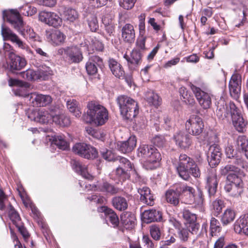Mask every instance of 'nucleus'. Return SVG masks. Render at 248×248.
I'll return each mask as SVG.
<instances>
[{
    "instance_id": "1",
    "label": "nucleus",
    "mask_w": 248,
    "mask_h": 248,
    "mask_svg": "<svg viewBox=\"0 0 248 248\" xmlns=\"http://www.w3.org/2000/svg\"><path fill=\"white\" fill-rule=\"evenodd\" d=\"M30 8L31 7L28 5H25L20 8L19 12L13 9L4 10L2 14L3 20H6L16 31L27 39L30 33L33 30L30 26L24 24L19 12L25 16H29L31 15L29 11Z\"/></svg>"
},
{
    "instance_id": "2",
    "label": "nucleus",
    "mask_w": 248,
    "mask_h": 248,
    "mask_svg": "<svg viewBox=\"0 0 248 248\" xmlns=\"http://www.w3.org/2000/svg\"><path fill=\"white\" fill-rule=\"evenodd\" d=\"M88 110L84 121L86 123L93 124L97 126L102 125L108 119V113L107 108L98 103L94 101L89 102Z\"/></svg>"
},
{
    "instance_id": "3",
    "label": "nucleus",
    "mask_w": 248,
    "mask_h": 248,
    "mask_svg": "<svg viewBox=\"0 0 248 248\" xmlns=\"http://www.w3.org/2000/svg\"><path fill=\"white\" fill-rule=\"evenodd\" d=\"M176 169L179 176L185 180H189L190 175L195 178L201 175L200 170L195 161L185 154L180 155Z\"/></svg>"
},
{
    "instance_id": "4",
    "label": "nucleus",
    "mask_w": 248,
    "mask_h": 248,
    "mask_svg": "<svg viewBox=\"0 0 248 248\" xmlns=\"http://www.w3.org/2000/svg\"><path fill=\"white\" fill-rule=\"evenodd\" d=\"M116 102L121 114L124 119L132 121L139 113L138 103L131 97L120 95L117 98Z\"/></svg>"
},
{
    "instance_id": "5",
    "label": "nucleus",
    "mask_w": 248,
    "mask_h": 248,
    "mask_svg": "<svg viewBox=\"0 0 248 248\" xmlns=\"http://www.w3.org/2000/svg\"><path fill=\"white\" fill-rule=\"evenodd\" d=\"M194 189L184 184H176L166 193V199L168 202L176 205L179 202L181 194L188 195L192 202L194 198Z\"/></svg>"
},
{
    "instance_id": "6",
    "label": "nucleus",
    "mask_w": 248,
    "mask_h": 248,
    "mask_svg": "<svg viewBox=\"0 0 248 248\" xmlns=\"http://www.w3.org/2000/svg\"><path fill=\"white\" fill-rule=\"evenodd\" d=\"M55 111L51 109H34L28 114V118L31 121L41 124H47L53 122Z\"/></svg>"
},
{
    "instance_id": "7",
    "label": "nucleus",
    "mask_w": 248,
    "mask_h": 248,
    "mask_svg": "<svg viewBox=\"0 0 248 248\" xmlns=\"http://www.w3.org/2000/svg\"><path fill=\"white\" fill-rule=\"evenodd\" d=\"M117 159H119L120 165L113 172L115 176L112 179L118 180L116 183H118L119 182L124 181L130 178L128 171L132 170V165L129 160L124 157H120Z\"/></svg>"
},
{
    "instance_id": "8",
    "label": "nucleus",
    "mask_w": 248,
    "mask_h": 248,
    "mask_svg": "<svg viewBox=\"0 0 248 248\" xmlns=\"http://www.w3.org/2000/svg\"><path fill=\"white\" fill-rule=\"evenodd\" d=\"M190 86L200 105L203 109L209 108L212 104L211 94L202 89L203 84L201 85V87L193 84H190Z\"/></svg>"
},
{
    "instance_id": "9",
    "label": "nucleus",
    "mask_w": 248,
    "mask_h": 248,
    "mask_svg": "<svg viewBox=\"0 0 248 248\" xmlns=\"http://www.w3.org/2000/svg\"><path fill=\"white\" fill-rule=\"evenodd\" d=\"M138 151L139 156L146 158L147 163H156L161 159L160 153L152 145H140Z\"/></svg>"
},
{
    "instance_id": "10",
    "label": "nucleus",
    "mask_w": 248,
    "mask_h": 248,
    "mask_svg": "<svg viewBox=\"0 0 248 248\" xmlns=\"http://www.w3.org/2000/svg\"><path fill=\"white\" fill-rule=\"evenodd\" d=\"M228 183L224 187L225 191L233 197H237L243 191V184L240 176L230 175Z\"/></svg>"
},
{
    "instance_id": "11",
    "label": "nucleus",
    "mask_w": 248,
    "mask_h": 248,
    "mask_svg": "<svg viewBox=\"0 0 248 248\" xmlns=\"http://www.w3.org/2000/svg\"><path fill=\"white\" fill-rule=\"evenodd\" d=\"M58 54L73 63H79L83 59V55L80 49L76 46H67L58 49Z\"/></svg>"
},
{
    "instance_id": "12",
    "label": "nucleus",
    "mask_w": 248,
    "mask_h": 248,
    "mask_svg": "<svg viewBox=\"0 0 248 248\" xmlns=\"http://www.w3.org/2000/svg\"><path fill=\"white\" fill-rule=\"evenodd\" d=\"M185 126L188 133L194 136L200 135L204 128L202 119L196 115H191L186 121Z\"/></svg>"
},
{
    "instance_id": "13",
    "label": "nucleus",
    "mask_w": 248,
    "mask_h": 248,
    "mask_svg": "<svg viewBox=\"0 0 248 248\" xmlns=\"http://www.w3.org/2000/svg\"><path fill=\"white\" fill-rule=\"evenodd\" d=\"M73 151L76 154L87 159H94L98 156L96 148L85 143L75 144L73 147Z\"/></svg>"
},
{
    "instance_id": "14",
    "label": "nucleus",
    "mask_w": 248,
    "mask_h": 248,
    "mask_svg": "<svg viewBox=\"0 0 248 248\" xmlns=\"http://www.w3.org/2000/svg\"><path fill=\"white\" fill-rule=\"evenodd\" d=\"M9 61L6 62L4 67L8 68V71L13 73H16V71L21 70L27 64L24 58L17 56L14 52L9 53Z\"/></svg>"
},
{
    "instance_id": "15",
    "label": "nucleus",
    "mask_w": 248,
    "mask_h": 248,
    "mask_svg": "<svg viewBox=\"0 0 248 248\" xmlns=\"http://www.w3.org/2000/svg\"><path fill=\"white\" fill-rule=\"evenodd\" d=\"M183 217L186 220V227L193 234H197L199 230L200 224L197 222V216L189 210L185 209L183 211Z\"/></svg>"
},
{
    "instance_id": "16",
    "label": "nucleus",
    "mask_w": 248,
    "mask_h": 248,
    "mask_svg": "<svg viewBox=\"0 0 248 248\" xmlns=\"http://www.w3.org/2000/svg\"><path fill=\"white\" fill-rule=\"evenodd\" d=\"M123 57L127 61V65L131 71L137 70L142 62V54L138 49H133L130 55L124 54Z\"/></svg>"
},
{
    "instance_id": "17",
    "label": "nucleus",
    "mask_w": 248,
    "mask_h": 248,
    "mask_svg": "<svg viewBox=\"0 0 248 248\" xmlns=\"http://www.w3.org/2000/svg\"><path fill=\"white\" fill-rule=\"evenodd\" d=\"M1 35L4 40H9L15 43L19 47L26 49L28 48V46L24 43L18 36L14 33L9 28L4 26L3 24L1 25Z\"/></svg>"
},
{
    "instance_id": "18",
    "label": "nucleus",
    "mask_w": 248,
    "mask_h": 248,
    "mask_svg": "<svg viewBox=\"0 0 248 248\" xmlns=\"http://www.w3.org/2000/svg\"><path fill=\"white\" fill-rule=\"evenodd\" d=\"M85 188L88 190H96L114 195L119 192V188L107 182L97 183L96 185L86 184Z\"/></svg>"
},
{
    "instance_id": "19",
    "label": "nucleus",
    "mask_w": 248,
    "mask_h": 248,
    "mask_svg": "<svg viewBox=\"0 0 248 248\" xmlns=\"http://www.w3.org/2000/svg\"><path fill=\"white\" fill-rule=\"evenodd\" d=\"M30 102L33 107H45L52 102V98L48 95L38 93L36 92L32 93L28 95Z\"/></svg>"
},
{
    "instance_id": "20",
    "label": "nucleus",
    "mask_w": 248,
    "mask_h": 248,
    "mask_svg": "<svg viewBox=\"0 0 248 248\" xmlns=\"http://www.w3.org/2000/svg\"><path fill=\"white\" fill-rule=\"evenodd\" d=\"M221 155V149L218 145L213 144L210 146L207 153L209 165L211 167L217 165L220 162Z\"/></svg>"
},
{
    "instance_id": "21",
    "label": "nucleus",
    "mask_w": 248,
    "mask_h": 248,
    "mask_svg": "<svg viewBox=\"0 0 248 248\" xmlns=\"http://www.w3.org/2000/svg\"><path fill=\"white\" fill-rule=\"evenodd\" d=\"M99 212L104 213L107 223L114 228L117 227L119 223V218L114 211L107 206H102L98 208Z\"/></svg>"
},
{
    "instance_id": "22",
    "label": "nucleus",
    "mask_w": 248,
    "mask_h": 248,
    "mask_svg": "<svg viewBox=\"0 0 248 248\" xmlns=\"http://www.w3.org/2000/svg\"><path fill=\"white\" fill-rule=\"evenodd\" d=\"M241 86V76L237 73H234L232 76L229 82V88L231 95L236 98L240 93Z\"/></svg>"
},
{
    "instance_id": "23",
    "label": "nucleus",
    "mask_w": 248,
    "mask_h": 248,
    "mask_svg": "<svg viewBox=\"0 0 248 248\" xmlns=\"http://www.w3.org/2000/svg\"><path fill=\"white\" fill-rule=\"evenodd\" d=\"M175 144L182 149L188 148L191 144V137L185 132L179 131L176 133L173 137Z\"/></svg>"
},
{
    "instance_id": "24",
    "label": "nucleus",
    "mask_w": 248,
    "mask_h": 248,
    "mask_svg": "<svg viewBox=\"0 0 248 248\" xmlns=\"http://www.w3.org/2000/svg\"><path fill=\"white\" fill-rule=\"evenodd\" d=\"M102 65L103 61L102 59L97 56L92 55L89 57L85 67L89 75H94L97 73L98 67H101Z\"/></svg>"
},
{
    "instance_id": "25",
    "label": "nucleus",
    "mask_w": 248,
    "mask_h": 248,
    "mask_svg": "<svg viewBox=\"0 0 248 248\" xmlns=\"http://www.w3.org/2000/svg\"><path fill=\"white\" fill-rule=\"evenodd\" d=\"M136 137L135 136H131L127 140L118 141L117 142V148L123 153H128L133 150L136 146Z\"/></svg>"
},
{
    "instance_id": "26",
    "label": "nucleus",
    "mask_w": 248,
    "mask_h": 248,
    "mask_svg": "<svg viewBox=\"0 0 248 248\" xmlns=\"http://www.w3.org/2000/svg\"><path fill=\"white\" fill-rule=\"evenodd\" d=\"M234 230L237 233L248 235V214L240 216L235 221Z\"/></svg>"
},
{
    "instance_id": "27",
    "label": "nucleus",
    "mask_w": 248,
    "mask_h": 248,
    "mask_svg": "<svg viewBox=\"0 0 248 248\" xmlns=\"http://www.w3.org/2000/svg\"><path fill=\"white\" fill-rule=\"evenodd\" d=\"M71 164L73 169L77 173L81 175L83 178L86 179H93V176L89 172L87 166L76 160H72Z\"/></svg>"
},
{
    "instance_id": "28",
    "label": "nucleus",
    "mask_w": 248,
    "mask_h": 248,
    "mask_svg": "<svg viewBox=\"0 0 248 248\" xmlns=\"http://www.w3.org/2000/svg\"><path fill=\"white\" fill-rule=\"evenodd\" d=\"M25 83L24 82L12 78H10L8 80V84L10 86H15L13 91L17 96H28L29 94L25 92Z\"/></svg>"
},
{
    "instance_id": "29",
    "label": "nucleus",
    "mask_w": 248,
    "mask_h": 248,
    "mask_svg": "<svg viewBox=\"0 0 248 248\" xmlns=\"http://www.w3.org/2000/svg\"><path fill=\"white\" fill-rule=\"evenodd\" d=\"M138 193L140 195V200L142 202L148 205L153 206L154 203V198L151 193L150 188L147 186L140 187L138 190Z\"/></svg>"
},
{
    "instance_id": "30",
    "label": "nucleus",
    "mask_w": 248,
    "mask_h": 248,
    "mask_svg": "<svg viewBox=\"0 0 248 248\" xmlns=\"http://www.w3.org/2000/svg\"><path fill=\"white\" fill-rule=\"evenodd\" d=\"M122 36L125 42L132 43L135 38V32L133 25L126 24L122 29Z\"/></svg>"
},
{
    "instance_id": "31",
    "label": "nucleus",
    "mask_w": 248,
    "mask_h": 248,
    "mask_svg": "<svg viewBox=\"0 0 248 248\" xmlns=\"http://www.w3.org/2000/svg\"><path fill=\"white\" fill-rule=\"evenodd\" d=\"M217 115L220 117H226L227 114L230 113L232 118L233 115H236L240 113L238 111V109L233 102L229 103V108L228 107L225 108L224 106L223 107L217 106Z\"/></svg>"
},
{
    "instance_id": "32",
    "label": "nucleus",
    "mask_w": 248,
    "mask_h": 248,
    "mask_svg": "<svg viewBox=\"0 0 248 248\" xmlns=\"http://www.w3.org/2000/svg\"><path fill=\"white\" fill-rule=\"evenodd\" d=\"M217 184V176L215 173L212 172L207 177L206 186L210 198L216 194Z\"/></svg>"
},
{
    "instance_id": "33",
    "label": "nucleus",
    "mask_w": 248,
    "mask_h": 248,
    "mask_svg": "<svg viewBox=\"0 0 248 248\" xmlns=\"http://www.w3.org/2000/svg\"><path fill=\"white\" fill-rule=\"evenodd\" d=\"M142 217L146 223H150L154 221H160L162 219L161 213L155 209H150L145 211Z\"/></svg>"
},
{
    "instance_id": "34",
    "label": "nucleus",
    "mask_w": 248,
    "mask_h": 248,
    "mask_svg": "<svg viewBox=\"0 0 248 248\" xmlns=\"http://www.w3.org/2000/svg\"><path fill=\"white\" fill-rule=\"evenodd\" d=\"M47 38L55 45H59L64 42L66 36L59 30H55L51 32H48Z\"/></svg>"
},
{
    "instance_id": "35",
    "label": "nucleus",
    "mask_w": 248,
    "mask_h": 248,
    "mask_svg": "<svg viewBox=\"0 0 248 248\" xmlns=\"http://www.w3.org/2000/svg\"><path fill=\"white\" fill-rule=\"evenodd\" d=\"M121 221L126 229H132L135 224L136 217L131 212H124L121 216Z\"/></svg>"
},
{
    "instance_id": "36",
    "label": "nucleus",
    "mask_w": 248,
    "mask_h": 248,
    "mask_svg": "<svg viewBox=\"0 0 248 248\" xmlns=\"http://www.w3.org/2000/svg\"><path fill=\"white\" fill-rule=\"evenodd\" d=\"M19 195L24 205L26 207H30L31 208V212L33 214V217L38 219H40L41 214L37 208L31 202L30 198L24 193L22 194L20 192H19Z\"/></svg>"
},
{
    "instance_id": "37",
    "label": "nucleus",
    "mask_w": 248,
    "mask_h": 248,
    "mask_svg": "<svg viewBox=\"0 0 248 248\" xmlns=\"http://www.w3.org/2000/svg\"><path fill=\"white\" fill-rule=\"evenodd\" d=\"M49 140L52 144L56 145L61 150H66L69 149V144L65 140L63 135H54Z\"/></svg>"
},
{
    "instance_id": "38",
    "label": "nucleus",
    "mask_w": 248,
    "mask_h": 248,
    "mask_svg": "<svg viewBox=\"0 0 248 248\" xmlns=\"http://www.w3.org/2000/svg\"><path fill=\"white\" fill-rule=\"evenodd\" d=\"M109 68L112 74L116 77L120 78L124 74V71L121 65L113 59L108 61Z\"/></svg>"
},
{
    "instance_id": "39",
    "label": "nucleus",
    "mask_w": 248,
    "mask_h": 248,
    "mask_svg": "<svg viewBox=\"0 0 248 248\" xmlns=\"http://www.w3.org/2000/svg\"><path fill=\"white\" fill-rule=\"evenodd\" d=\"M232 119L235 129L239 132H243L246 126L247 122L241 114L239 113L236 115H233Z\"/></svg>"
},
{
    "instance_id": "40",
    "label": "nucleus",
    "mask_w": 248,
    "mask_h": 248,
    "mask_svg": "<svg viewBox=\"0 0 248 248\" xmlns=\"http://www.w3.org/2000/svg\"><path fill=\"white\" fill-rule=\"evenodd\" d=\"M112 202L114 207L119 211H124L127 208L128 203L126 199L121 196L113 198Z\"/></svg>"
},
{
    "instance_id": "41",
    "label": "nucleus",
    "mask_w": 248,
    "mask_h": 248,
    "mask_svg": "<svg viewBox=\"0 0 248 248\" xmlns=\"http://www.w3.org/2000/svg\"><path fill=\"white\" fill-rule=\"evenodd\" d=\"M220 171L221 174L222 175H227V180L230 175L239 176L238 175L239 169L233 165L228 164L224 167H222L220 169Z\"/></svg>"
},
{
    "instance_id": "42",
    "label": "nucleus",
    "mask_w": 248,
    "mask_h": 248,
    "mask_svg": "<svg viewBox=\"0 0 248 248\" xmlns=\"http://www.w3.org/2000/svg\"><path fill=\"white\" fill-rule=\"evenodd\" d=\"M236 145L239 150H242L248 159V139L245 136H240L236 140Z\"/></svg>"
},
{
    "instance_id": "43",
    "label": "nucleus",
    "mask_w": 248,
    "mask_h": 248,
    "mask_svg": "<svg viewBox=\"0 0 248 248\" xmlns=\"http://www.w3.org/2000/svg\"><path fill=\"white\" fill-rule=\"evenodd\" d=\"M53 122L61 126H68L71 123L70 118L65 114H57L55 111V116L53 117Z\"/></svg>"
},
{
    "instance_id": "44",
    "label": "nucleus",
    "mask_w": 248,
    "mask_h": 248,
    "mask_svg": "<svg viewBox=\"0 0 248 248\" xmlns=\"http://www.w3.org/2000/svg\"><path fill=\"white\" fill-rule=\"evenodd\" d=\"M173 223L174 227L178 230V233L180 239L184 242L186 241L188 238L189 232H190L188 229L186 227V228H181V224L176 220L173 221Z\"/></svg>"
},
{
    "instance_id": "45",
    "label": "nucleus",
    "mask_w": 248,
    "mask_h": 248,
    "mask_svg": "<svg viewBox=\"0 0 248 248\" xmlns=\"http://www.w3.org/2000/svg\"><path fill=\"white\" fill-rule=\"evenodd\" d=\"M235 214L234 211L230 209H226L221 218V221L224 226H226L232 222L234 219Z\"/></svg>"
},
{
    "instance_id": "46",
    "label": "nucleus",
    "mask_w": 248,
    "mask_h": 248,
    "mask_svg": "<svg viewBox=\"0 0 248 248\" xmlns=\"http://www.w3.org/2000/svg\"><path fill=\"white\" fill-rule=\"evenodd\" d=\"M146 100L150 105L157 107L161 104V99L153 92H149L146 94Z\"/></svg>"
},
{
    "instance_id": "47",
    "label": "nucleus",
    "mask_w": 248,
    "mask_h": 248,
    "mask_svg": "<svg viewBox=\"0 0 248 248\" xmlns=\"http://www.w3.org/2000/svg\"><path fill=\"white\" fill-rule=\"evenodd\" d=\"M162 227L159 225L154 224L150 227V233L152 238L155 241H158L161 238Z\"/></svg>"
},
{
    "instance_id": "48",
    "label": "nucleus",
    "mask_w": 248,
    "mask_h": 248,
    "mask_svg": "<svg viewBox=\"0 0 248 248\" xmlns=\"http://www.w3.org/2000/svg\"><path fill=\"white\" fill-rule=\"evenodd\" d=\"M67 107L69 111L72 113L76 117L78 118L80 116L81 112L78 108L76 100L72 99L67 101Z\"/></svg>"
},
{
    "instance_id": "49",
    "label": "nucleus",
    "mask_w": 248,
    "mask_h": 248,
    "mask_svg": "<svg viewBox=\"0 0 248 248\" xmlns=\"http://www.w3.org/2000/svg\"><path fill=\"white\" fill-rule=\"evenodd\" d=\"M9 217L13 223L16 225L18 226L20 223V217L18 213L15 210L14 207L11 205L9 206Z\"/></svg>"
},
{
    "instance_id": "50",
    "label": "nucleus",
    "mask_w": 248,
    "mask_h": 248,
    "mask_svg": "<svg viewBox=\"0 0 248 248\" xmlns=\"http://www.w3.org/2000/svg\"><path fill=\"white\" fill-rule=\"evenodd\" d=\"M210 224V234L213 236L217 232H219L221 231V227L219 221L215 217L211 218Z\"/></svg>"
},
{
    "instance_id": "51",
    "label": "nucleus",
    "mask_w": 248,
    "mask_h": 248,
    "mask_svg": "<svg viewBox=\"0 0 248 248\" xmlns=\"http://www.w3.org/2000/svg\"><path fill=\"white\" fill-rule=\"evenodd\" d=\"M63 11V15L66 20L70 22H73L78 17L77 12L72 8H65Z\"/></svg>"
},
{
    "instance_id": "52",
    "label": "nucleus",
    "mask_w": 248,
    "mask_h": 248,
    "mask_svg": "<svg viewBox=\"0 0 248 248\" xmlns=\"http://www.w3.org/2000/svg\"><path fill=\"white\" fill-rule=\"evenodd\" d=\"M87 21L89 27L92 31H96L99 28V25L97 17L93 15L90 14L88 16Z\"/></svg>"
},
{
    "instance_id": "53",
    "label": "nucleus",
    "mask_w": 248,
    "mask_h": 248,
    "mask_svg": "<svg viewBox=\"0 0 248 248\" xmlns=\"http://www.w3.org/2000/svg\"><path fill=\"white\" fill-rule=\"evenodd\" d=\"M100 153L103 158L108 161H113L117 162L119 161V159H117V158L120 157L117 156L115 157L114 154L111 151L107 149H102L100 150Z\"/></svg>"
},
{
    "instance_id": "54",
    "label": "nucleus",
    "mask_w": 248,
    "mask_h": 248,
    "mask_svg": "<svg viewBox=\"0 0 248 248\" xmlns=\"http://www.w3.org/2000/svg\"><path fill=\"white\" fill-rule=\"evenodd\" d=\"M20 75L23 78L28 80H37V71L32 69H28L26 71L21 72Z\"/></svg>"
},
{
    "instance_id": "55",
    "label": "nucleus",
    "mask_w": 248,
    "mask_h": 248,
    "mask_svg": "<svg viewBox=\"0 0 248 248\" xmlns=\"http://www.w3.org/2000/svg\"><path fill=\"white\" fill-rule=\"evenodd\" d=\"M238 2L236 4L238 5V9L239 10H243V14L244 18L242 21L238 24L235 25L237 27H240L243 24V21L246 19L247 16V12L248 11V3H247V1H237Z\"/></svg>"
},
{
    "instance_id": "56",
    "label": "nucleus",
    "mask_w": 248,
    "mask_h": 248,
    "mask_svg": "<svg viewBox=\"0 0 248 248\" xmlns=\"http://www.w3.org/2000/svg\"><path fill=\"white\" fill-rule=\"evenodd\" d=\"M62 23V18L54 13H52L47 24L55 28L60 26Z\"/></svg>"
},
{
    "instance_id": "57",
    "label": "nucleus",
    "mask_w": 248,
    "mask_h": 248,
    "mask_svg": "<svg viewBox=\"0 0 248 248\" xmlns=\"http://www.w3.org/2000/svg\"><path fill=\"white\" fill-rule=\"evenodd\" d=\"M213 210L215 216H218L224 207L223 202L221 200H216L213 202Z\"/></svg>"
},
{
    "instance_id": "58",
    "label": "nucleus",
    "mask_w": 248,
    "mask_h": 248,
    "mask_svg": "<svg viewBox=\"0 0 248 248\" xmlns=\"http://www.w3.org/2000/svg\"><path fill=\"white\" fill-rule=\"evenodd\" d=\"M105 31L107 35L105 36V38L108 41H112V37L114 36V31L115 26L113 24L104 25Z\"/></svg>"
},
{
    "instance_id": "59",
    "label": "nucleus",
    "mask_w": 248,
    "mask_h": 248,
    "mask_svg": "<svg viewBox=\"0 0 248 248\" xmlns=\"http://www.w3.org/2000/svg\"><path fill=\"white\" fill-rule=\"evenodd\" d=\"M152 142L158 147H162L166 142L164 137L162 135H156L152 140Z\"/></svg>"
},
{
    "instance_id": "60",
    "label": "nucleus",
    "mask_w": 248,
    "mask_h": 248,
    "mask_svg": "<svg viewBox=\"0 0 248 248\" xmlns=\"http://www.w3.org/2000/svg\"><path fill=\"white\" fill-rule=\"evenodd\" d=\"M142 241L147 248H156L157 243L154 242L148 235H143Z\"/></svg>"
},
{
    "instance_id": "61",
    "label": "nucleus",
    "mask_w": 248,
    "mask_h": 248,
    "mask_svg": "<svg viewBox=\"0 0 248 248\" xmlns=\"http://www.w3.org/2000/svg\"><path fill=\"white\" fill-rule=\"evenodd\" d=\"M87 199L90 202H94L98 204H103L106 201L105 199L103 197L98 196L96 194L89 196L87 197Z\"/></svg>"
},
{
    "instance_id": "62",
    "label": "nucleus",
    "mask_w": 248,
    "mask_h": 248,
    "mask_svg": "<svg viewBox=\"0 0 248 248\" xmlns=\"http://www.w3.org/2000/svg\"><path fill=\"white\" fill-rule=\"evenodd\" d=\"M233 163L234 166L238 167L239 169V172H240L241 168H245L247 166L245 161L240 157L237 156L233 159Z\"/></svg>"
},
{
    "instance_id": "63",
    "label": "nucleus",
    "mask_w": 248,
    "mask_h": 248,
    "mask_svg": "<svg viewBox=\"0 0 248 248\" xmlns=\"http://www.w3.org/2000/svg\"><path fill=\"white\" fill-rule=\"evenodd\" d=\"M52 12H46L45 11H42L39 13V19L42 22L47 24L49 19L50 17Z\"/></svg>"
},
{
    "instance_id": "64",
    "label": "nucleus",
    "mask_w": 248,
    "mask_h": 248,
    "mask_svg": "<svg viewBox=\"0 0 248 248\" xmlns=\"http://www.w3.org/2000/svg\"><path fill=\"white\" fill-rule=\"evenodd\" d=\"M114 15L112 13H107L102 18V22L104 25L113 24Z\"/></svg>"
}]
</instances>
